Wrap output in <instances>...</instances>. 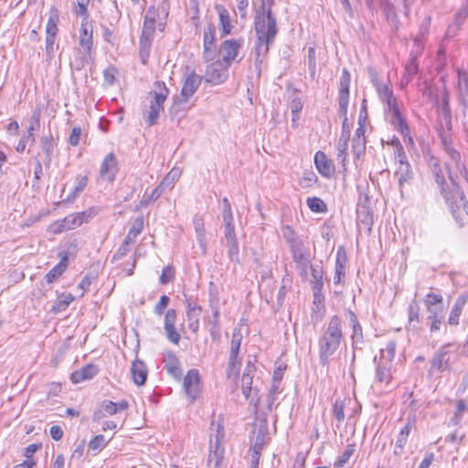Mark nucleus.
Here are the masks:
<instances>
[{
	"label": "nucleus",
	"mask_w": 468,
	"mask_h": 468,
	"mask_svg": "<svg viewBox=\"0 0 468 468\" xmlns=\"http://www.w3.org/2000/svg\"><path fill=\"white\" fill-rule=\"evenodd\" d=\"M429 165L435 178L437 185L440 187L441 194L443 196L445 202L449 206L452 217L456 222L462 226L463 218L460 216V208L463 207L465 213L468 215V201L464 196L463 191L460 188L456 182V176H453L451 169L448 167V176L451 180V187H445V178L442 169L439 164V161L435 157H431L429 161Z\"/></svg>",
	"instance_id": "obj_1"
},
{
	"label": "nucleus",
	"mask_w": 468,
	"mask_h": 468,
	"mask_svg": "<svg viewBox=\"0 0 468 468\" xmlns=\"http://www.w3.org/2000/svg\"><path fill=\"white\" fill-rule=\"evenodd\" d=\"M254 28L256 41L254 45L255 67L261 69V65L269 53L270 47L273 44L278 34L276 18L268 11L267 14L255 16Z\"/></svg>",
	"instance_id": "obj_2"
},
{
	"label": "nucleus",
	"mask_w": 468,
	"mask_h": 468,
	"mask_svg": "<svg viewBox=\"0 0 468 468\" xmlns=\"http://www.w3.org/2000/svg\"><path fill=\"white\" fill-rule=\"evenodd\" d=\"M343 338L342 320L338 315H333L319 339V358L323 366L329 362V358L339 348Z\"/></svg>",
	"instance_id": "obj_3"
},
{
	"label": "nucleus",
	"mask_w": 468,
	"mask_h": 468,
	"mask_svg": "<svg viewBox=\"0 0 468 468\" xmlns=\"http://www.w3.org/2000/svg\"><path fill=\"white\" fill-rule=\"evenodd\" d=\"M201 82L202 77L197 75L195 71H191L185 75L180 95L174 98L169 110L172 116H177L181 112H185L186 111V103L189 98L195 94Z\"/></svg>",
	"instance_id": "obj_4"
},
{
	"label": "nucleus",
	"mask_w": 468,
	"mask_h": 468,
	"mask_svg": "<svg viewBox=\"0 0 468 468\" xmlns=\"http://www.w3.org/2000/svg\"><path fill=\"white\" fill-rule=\"evenodd\" d=\"M281 231L283 239L290 247L293 261L299 267L306 268L309 264V258L303 241L292 228L288 225L282 226Z\"/></svg>",
	"instance_id": "obj_5"
},
{
	"label": "nucleus",
	"mask_w": 468,
	"mask_h": 468,
	"mask_svg": "<svg viewBox=\"0 0 468 468\" xmlns=\"http://www.w3.org/2000/svg\"><path fill=\"white\" fill-rule=\"evenodd\" d=\"M151 94H153V99L150 101L149 111L144 115V119L149 126H153L157 122L160 112L164 109L163 104L169 94V90L164 81H155L154 90Z\"/></svg>",
	"instance_id": "obj_6"
},
{
	"label": "nucleus",
	"mask_w": 468,
	"mask_h": 468,
	"mask_svg": "<svg viewBox=\"0 0 468 468\" xmlns=\"http://www.w3.org/2000/svg\"><path fill=\"white\" fill-rule=\"evenodd\" d=\"M92 47V30H90L87 25L82 22L80 29L79 46L77 48L79 54V58L77 59L78 69H81L88 63L90 58Z\"/></svg>",
	"instance_id": "obj_7"
},
{
	"label": "nucleus",
	"mask_w": 468,
	"mask_h": 468,
	"mask_svg": "<svg viewBox=\"0 0 468 468\" xmlns=\"http://www.w3.org/2000/svg\"><path fill=\"white\" fill-rule=\"evenodd\" d=\"M242 340V335L239 330L235 329L232 333L230 342L229 356L228 368L226 371L227 377L230 378L232 376L236 377L240 368L241 359L239 358V352Z\"/></svg>",
	"instance_id": "obj_8"
},
{
	"label": "nucleus",
	"mask_w": 468,
	"mask_h": 468,
	"mask_svg": "<svg viewBox=\"0 0 468 468\" xmlns=\"http://www.w3.org/2000/svg\"><path fill=\"white\" fill-rule=\"evenodd\" d=\"M220 426H218V433L215 437V441H210L209 453L207 460L208 468H222V460L224 455V449L221 447V440L224 437L223 433L219 431Z\"/></svg>",
	"instance_id": "obj_9"
},
{
	"label": "nucleus",
	"mask_w": 468,
	"mask_h": 468,
	"mask_svg": "<svg viewBox=\"0 0 468 468\" xmlns=\"http://www.w3.org/2000/svg\"><path fill=\"white\" fill-rule=\"evenodd\" d=\"M216 28L213 24L207 25L204 28L203 36V58L206 62H211L217 55V47L215 43Z\"/></svg>",
	"instance_id": "obj_10"
},
{
	"label": "nucleus",
	"mask_w": 468,
	"mask_h": 468,
	"mask_svg": "<svg viewBox=\"0 0 468 468\" xmlns=\"http://www.w3.org/2000/svg\"><path fill=\"white\" fill-rule=\"evenodd\" d=\"M242 45V39H227L221 43L219 53L222 54V62L226 68H229L236 59Z\"/></svg>",
	"instance_id": "obj_11"
},
{
	"label": "nucleus",
	"mask_w": 468,
	"mask_h": 468,
	"mask_svg": "<svg viewBox=\"0 0 468 468\" xmlns=\"http://www.w3.org/2000/svg\"><path fill=\"white\" fill-rule=\"evenodd\" d=\"M177 314L175 309H168L165 314L164 329L166 338L174 345H178L181 336L176 328Z\"/></svg>",
	"instance_id": "obj_12"
},
{
	"label": "nucleus",
	"mask_w": 468,
	"mask_h": 468,
	"mask_svg": "<svg viewBox=\"0 0 468 468\" xmlns=\"http://www.w3.org/2000/svg\"><path fill=\"white\" fill-rule=\"evenodd\" d=\"M199 374L197 369H190L184 378L185 392L192 401L199 395Z\"/></svg>",
	"instance_id": "obj_13"
},
{
	"label": "nucleus",
	"mask_w": 468,
	"mask_h": 468,
	"mask_svg": "<svg viewBox=\"0 0 468 468\" xmlns=\"http://www.w3.org/2000/svg\"><path fill=\"white\" fill-rule=\"evenodd\" d=\"M451 345L442 346L434 355L431 360V368L439 372H443L450 369L451 363V351L449 350Z\"/></svg>",
	"instance_id": "obj_14"
},
{
	"label": "nucleus",
	"mask_w": 468,
	"mask_h": 468,
	"mask_svg": "<svg viewBox=\"0 0 468 468\" xmlns=\"http://www.w3.org/2000/svg\"><path fill=\"white\" fill-rule=\"evenodd\" d=\"M118 172V162L113 153L108 154L100 168V176L102 179L107 181H113Z\"/></svg>",
	"instance_id": "obj_15"
},
{
	"label": "nucleus",
	"mask_w": 468,
	"mask_h": 468,
	"mask_svg": "<svg viewBox=\"0 0 468 468\" xmlns=\"http://www.w3.org/2000/svg\"><path fill=\"white\" fill-rule=\"evenodd\" d=\"M74 214L68 215L63 219L54 221L48 227V231L53 234H60L64 231L74 229L81 226V221L77 219Z\"/></svg>",
	"instance_id": "obj_16"
},
{
	"label": "nucleus",
	"mask_w": 468,
	"mask_h": 468,
	"mask_svg": "<svg viewBox=\"0 0 468 468\" xmlns=\"http://www.w3.org/2000/svg\"><path fill=\"white\" fill-rule=\"evenodd\" d=\"M222 61H215L207 66V81L213 82L215 84L223 83L228 78V68H223Z\"/></svg>",
	"instance_id": "obj_17"
},
{
	"label": "nucleus",
	"mask_w": 468,
	"mask_h": 468,
	"mask_svg": "<svg viewBox=\"0 0 468 468\" xmlns=\"http://www.w3.org/2000/svg\"><path fill=\"white\" fill-rule=\"evenodd\" d=\"M350 83L351 75L346 69H344L340 77V88L338 93V103L341 105L343 112H345L346 107H348L349 104Z\"/></svg>",
	"instance_id": "obj_18"
},
{
	"label": "nucleus",
	"mask_w": 468,
	"mask_h": 468,
	"mask_svg": "<svg viewBox=\"0 0 468 468\" xmlns=\"http://www.w3.org/2000/svg\"><path fill=\"white\" fill-rule=\"evenodd\" d=\"M254 372L255 367L249 361L241 377V390L246 399L250 397L252 391H256V388L252 387Z\"/></svg>",
	"instance_id": "obj_19"
},
{
	"label": "nucleus",
	"mask_w": 468,
	"mask_h": 468,
	"mask_svg": "<svg viewBox=\"0 0 468 468\" xmlns=\"http://www.w3.org/2000/svg\"><path fill=\"white\" fill-rule=\"evenodd\" d=\"M390 115V122L393 127L401 133L402 136H408L410 134V128L407 124L406 120L402 116L399 106H394L388 110Z\"/></svg>",
	"instance_id": "obj_20"
},
{
	"label": "nucleus",
	"mask_w": 468,
	"mask_h": 468,
	"mask_svg": "<svg viewBox=\"0 0 468 468\" xmlns=\"http://www.w3.org/2000/svg\"><path fill=\"white\" fill-rule=\"evenodd\" d=\"M346 317L353 329L351 335L353 345L362 344L364 342L363 330L356 314L351 310H346Z\"/></svg>",
	"instance_id": "obj_21"
},
{
	"label": "nucleus",
	"mask_w": 468,
	"mask_h": 468,
	"mask_svg": "<svg viewBox=\"0 0 468 468\" xmlns=\"http://www.w3.org/2000/svg\"><path fill=\"white\" fill-rule=\"evenodd\" d=\"M165 368L169 375L176 379H180L182 376V370L180 368V363L176 356L173 352H168L164 358Z\"/></svg>",
	"instance_id": "obj_22"
},
{
	"label": "nucleus",
	"mask_w": 468,
	"mask_h": 468,
	"mask_svg": "<svg viewBox=\"0 0 468 468\" xmlns=\"http://www.w3.org/2000/svg\"><path fill=\"white\" fill-rule=\"evenodd\" d=\"M98 374V368L92 364H88L80 369L74 371L70 379L73 383H80L88 379H91Z\"/></svg>",
	"instance_id": "obj_23"
},
{
	"label": "nucleus",
	"mask_w": 468,
	"mask_h": 468,
	"mask_svg": "<svg viewBox=\"0 0 468 468\" xmlns=\"http://www.w3.org/2000/svg\"><path fill=\"white\" fill-rule=\"evenodd\" d=\"M314 164L318 170V172L325 176L330 177L332 174L334 173V167L328 160L327 156L324 154V153L318 151L314 155Z\"/></svg>",
	"instance_id": "obj_24"
},
{
	"label": "nucleus",
	"mask_w": 468,
	"mask_h": 468,
	"mask_svg": "<svg viewBox=\"0 0 468 468\" xmlns=\"http://www.w3.org/2000/svg\"><path fill=\"white\" fill-rule=\"evenodd\" d=\"M442 111H443V115H444V118H445V121H446V126H447V132L446 131H442L440 133V138L441 140V143H442V145H443V149L444 151L447 150V146H452V137H451V134L449 133V132L451 131L452 129V116H451V112H450V109L448 107V102L446 100L443 101V108H442Z\"/></svg>",
	"instance_id": "obj_25"
},
{
	"label": "nucleus",
	"mask_w": 468,
	"mask_h": 468,
	"mask_svg": "<svg viewBox=\"0 0 468 468\" xmlns=\"http://www.w3.org/2000/svg\"><path fill=\"white\" fill-rule=\"evenodd\" d=\"M458 80L457 87L460 94V103L466 108V96L468 94V74L463 69L457 70ZM463 114H466V110L463 109Z\"/></svg>",
	"instance_id": "obj_26"
},
{
	"label": "nucleus",
	"mask_w": 468,
	"mask_h": 468,
	"mask_svg": "<svg viewBox=\"0 0 468 468\" xmlns=\"http://www.w3.org/2000/svg\"><path fill=\"white\" fill-rule=\"evenodd\" d=\"M215 9L219 17V26L221 29V36L225 37L229 35L232 30V25L230 21L229 13L227 8H225L222 5H216Z\"/></svg>",
	"instance_id": "obj_27"
},
{
	"label": "nucleus",
	"mask_w": 468,
	"mask_h": 468,
	"mask_svg": "<svg viewBox=\"0 0 468 468\" xmlns=\"http://www.w3.org/2000/svg\"><path fill=\"white\" fill-rule=\"evenodd\" d=\"M40 146L45 154V157L43 159L44 165L46 167H49L55 149V144L52 135H43L40 138Z\"/></svg>",
	"instance_id": "obj_28"
},
{
	"label": "nucleus",
	"mask_w": 468,
	"mask_h": 468,
	"mask_svg": "<svg viewBox=\"0 0 468 468\" xmlns=\"http://www.w3.org/2000/svg\"><path fill=\"white\" fill-rule=\"evenodd\" d=\"M131 373L133 382L137 386H142L147 378V368L145 364L141 360H135L131 367Z\"/></svg>",
	"instance_id": "obj_29"
},
{
	"label": "nucleus",
	"mask_w": 468,
	"mask_h": 468,
	"mask_svg": "<svg viewBox=\"0 0 468 468\" xmlns=\"http://www.w3.org/2000/svg\"><path fill=\"white\" fill-rule=\"evenodd\" d=\"M376 364V379L378 383L388 384L391 380V365L378 361L374 358Z\"/></svg>",
	"instance_id": "obj_30"
},
{
	"label": "nucleus",
	"mask_w": 468,
	"mask_h": 468,
	"mask_svg": "<svg viewBox=\"0 0 468 468\" xmlns=\"http://www.w3.org/2000/svg\"><path fill=\"white\" fill-rule=\"evenodd\" d=\"M466 302H467V297L464 295H461L456 299V301L451 310L449 318H448L449 324L457 325L459 324V317L463 312V309Z\"/></svg>",
	"instance_id": "obj_31"
},
{
	"label": "nucleus",
	"mask_w": 468,
	"mask_h": 468,
	"mask_svg": "<svg viewBox=\"0 0 468 468\" xmlns=\"http://www.w3.org/2000/svg\"><path fill=\"white\" fill-rule=\"evenodd\" d=\"M380 101L387 105L388 110L397 106V100L393 95V91L388 88L387 84H382L376 89Z\"/></svg>",
	"instance_id": "obj_32"
},
{
	"label": "nucleus",
	"mask_w": 468,
	"mask_h": 468,
	"mask_svg": "<svg viewBox=\"0 0 468 468\" xmlns=\"http://www.w3.org/2000/svg\"><path fill=\"white\" fill-rule=\"evenodd\" d=\"M58 12L56 7H51L48 14V20L46 26V37H56L58 32Z\"/></svg>",
	"instance_id": "obj_33"
},
{
	"label": "nucleus",
	"mask_w": 468,
	"mask_h": 468,
	"mask_svg": "<svg viewBox=\"0 0 468 468\" xmlns=\"http://www.w3.org/2000/svg\"><path fill=\"white\" fill-rule=\"evenodd\" d=\"M395 176L398 177V183L401 188L405 183L409 182L413 177V172L410 163L399 164L397 171L395 172Z\"/></svg>",
	"instance_id": "obj_34"
},
{
	"label": "nucleus",
	"mask_w": 468,
	"mask_h": 468,
	"mask_svg": "<svg viewBox=\"0 0 468 468\" xmlns=\"http://www.w3.org/2000/svg\"><path fill=\"white\" fill-rule=\"evenodd\" d=\"M144 229V217L138 216L136 217L133 222L132 226L129 229L127 236L125 237V243H133L137 238V236Z\"/></svg>",
	"instance_id": "obj_35"
},
{
	"label": "nucleus",
	"mask_w": 468,
	"mask_h": 468,
	"mask_svg": "<svg viewBox=\"0 0 468 468\" xmlns=\"http://www.w3.org/2000/svg\"><path fill=\"white\" fill-rule=\"evenodd\" d=\"M410 431H411V426L410 424H406L399 431L398 437H397V440H396V444H395V449H394V454L399 456L401 454L402 451H403V448L404 446L406 445L407 443V441H408V437L410 433Z\"/></svg>",
	"instance_id": "obj_36"
},
{
	"label": "nucleus",
	"mask_w": 468,
	"mask_h": 468,
	"mask_svg": "<svg viewBox=\"0 0 468 468\" xmlns=\"http://www.w3.org/2000/svg\"><path fill=\"white\" fill-rule=\"evenodd\" d=\"M364 123L361 122V116L358 120L359 126L356 128L355 132V135L352 140L353 148L354 151H359L364 150L366 145V139H365V128Z\"/></svg>",
	"instance_id": "obj_37"
},
{
	"label": "nucleus",
	"mask_w": 468,
	"mask_h": 468,
	"mask_svg": "<svg viewBox=\"0 0 468 468\" xmlns=\"http://www.w3.org/2000/svg\"><path fill=\"white\" fill-rule=\"evenodd\" d=\"M67 261L68 258L64 256L61 261L46 274L45 279L48 283H52L66 271Z\"/></svg>",
	"instance_id": "obj_38"
},
{
	"label": "nucleus",
	"mask_w": 468,
	"mask_h": 468,
	"mask_svg": "<svg viewBox=\"0 0 468 468\" xmlns=\"http://www.w3.org/2000/svg\"><path fill=\"white\" fill-rule=\"evenodd\" d=\"M348 141V135L344 134L340 136L337 144V160L341 163L344 168L347 161Z\"/></svg>",
	"instance_id": "obj_39"
},
{
	"label": "nucleus",
	"mask_w": 468,
	"mask_h": 468,
	"mask_svg": "<svg viewBox=\"0 0 468 468\" xmlns=\"http://www.w3.org/2000/svg\"><path fill=\"white\" fill-rule=\"evenodd\" d=\"M396 347L397 344L395 341H388L386 347L380 350V356L378 361L391 365L395 357Z\"/></svg>",
	"instance_id": "obj_40"
},
{
	"label": "nucleus",
	"mask_w": 468,
	"mask_h": 468,
	"mask_svg": "<svg viewBox=\"0 0 468 468\" xmlns=\"http://www.w3.org/2000/svg\"><path fill=\"white\" fill-rule=\"evenodd\" d=\"M88 184V176H76V185L73 187L72 192L66 198L67 202H72L75 198L85 189Z\"/></svg>",
	"instance_id": "obj_41"
},
{
	"label": "nucleus",
	"mask_w": 468,
	"mask_h": 468,
	"mask_svg": "<svg viewBox=\"0 0 468 468\" xmlns=\"http://www.w3.org/2000/svg\"><path fill=\"white\" fill-rule=\"evenodd\" d=\"M152 41L153 40L144 39V38H141L140 37V41H139V46H140L139 56H140L141 62L144 65H145L147 63V61H148V58H149L150 50H151V46H152Z\"/></svg>",
	"instance_id": "obj_42"
},
{
	"label": "nucleus",
	"mask_w": 468,
	"mask_h": 468,
	"mask_svg": "<svg viewBox=\"0 0 468 468\" xmlns=\"http://www.w3.org/2000/svg\"><path fill=\"white\" fill-rule=\"evenodd\" d=\"M181 173L182 172L180 168H172L170 172L161 181V186H164L165 188L171 187L173 184L179 179Z\"/></svg>",
	"instance_id": "obj_43"
},
{
	"label": "nucleus",
	"mask_w": 468,
	"mask_h": 468,
	"mask_svg": "<svg viewBox=\"0 0 468 468\" xmlns=\"http://www.w3.org/2000/svg\"><path fill=\"white\" fill-rule=\"evenodd\" d=\"M306 204L309 209L313 212L324 213L326 211V205L320 197H308L306 200Z\"/></svg>",
	"instance_id": "obj_44"
},
{
	"label": "nucleus",
	"mask_w": 468,
	"mask_h": 468,
	"mask_svg": "<svg viewBox=\"0 0 468 468\" xmlns=\"http://www.w3.org/2000/svg\"><path fill=\"white\" fill-rule=\"evenodd\" d=\"M101 208L99 207H91L88 209L75 213V217H78L77 219L81 221V225L83 223H88L91 218H93L95 216H97L100 212Z\"/></svg>",
	"instance_id": "obj_45"
},
{
	"label": "nucleus",
	"mask_w": 468,
	"mask_h": 468,
	"mask_svg": "<svg viewBox=\"0 0 468 468\" xmlns=\"http://www.w3.org/2000/svg\"><path fill=\"white\" fill-rule=\"evenodd\" d=\"M266 441V433H265V428L260 427L255 439L253 445L251 447L252 452H261L263 446Z\"/></svg>",
	"instance_id": "obj_46"
},
{
	"label": "nucleus",
	"mask_w": 468,
	"mask_h": 468,
	"mask_svg": "<svg viewBox=\"0 0 468 468\" xmlns=\"http://www.w3.org/2000/svg\"><path fill=\"white\" fill-rule=\"evenodd\" d=\"M40 125V112L38 111H35L32 113L30 125L27 129V138H32V142L35 141L33 132L37 130Z\"/></svg>",
	"instance_id": "obj_47"
},
{
	"label": "nucleus",
	"mask_w": 468,
	"mask_h": 468,
	"mask_svg": "<svg viewBox=\"0 0 468 468\" xmlns=\"http://www.w3.org/2000/svg\"><path fill=\"white\" fill-rule=\"evenodd\" d=\"M202 312H186V318L188 323V328L193 332L197 333L199 328V316Z\"/></svg>",
	"instance_id": "obj_48"
},
{
	"label": "nucleus",
	"mask_w": 468,
	"mask_h": 468,
	"mask_svg": "<svg viewBox=\"0 0 468 468\" xmlns=\"http://www.w3.org/2000/svg\"><path fill=\"white\" fill-rule=\"evenodd\" d=\"M333 416L340 424L345 420V403L343 400L336 399L333 405Z\"/></svg>",
	"instance_id": "obj_49"
},
{
	"label": "nucleus",
	"mask_w": 468,
	"mask_h": 468,
	"mask_svg": "<svg viewBox=\"0 0 468 468\" xmlns=\"http://www.w3.org/2000/svg\"><path fill=\"white\" fill-rule=\"evenodd\" d=\"M312 277L314 282V290L321 291L323 288V271L319 266H312Z\"/></svg>",
	"instance_id": "obj_50"
},
{
	"label": "nucleus",
	"mask_w": 468,
	"mask_h": 468,
	"mask_svg": "<svg viewBox=\"0 0 468 468\" xmlns=\"http://www.w3.org/2000/svg\"><path fill=\"white\" fill-rule=\"evenodd\" d=\"M355 452V445H347L341 456L338 458V460L335 463L336 468L343 467L350 459V457L353 455Z\"/></svg>",
	"instance_id": "obj_51"
},
{
	"label": "nucleus",
	"mask_w": 468,
	"mask_h": 468,
	"mask_svg": "<svg viewBox=\"0 0 468 468\" xmlns=\"http://www.w3.org/2000/svg\"><path fill=\"white\" fill-rule=\"evenodd\" d=\"M155 31V23L150 21H144L141 38L153 40Z\"/></svg>",
	"instance_id": "obj_52"
},
{
	"label": "nucleus",
	"mask_w": 468,
	"mask_h": 468,
	"mask_svg": "<svg viewBox=\"0 0 468 468\" xmlns=\"http://www.w3.org/2000/svg\"><path fill=\"white\" fill-rule=\"evenodd\" d=\"M280 385L278 384H272L271 389L269 390L268 396H267V407L270 410H272L275 401L277 399V395L281 392L280 390Z\"/></svg>",
	"instance_id": "obj_53"
},
{
	"label": "nucleus",
	"mask_w": 468,
	"mask_h": 468,
	"mask_svg": "<svg viewBox=\"0 0 468 468\" xmlns=\"http://www.w3.org/2000/svg\"><path fill=\"white\" fill-rule=\"evenodd\" d=\"M378 3L388 19L396 17L393 4L389 0H378Z\"/></svg>",
	"instance_id": "obj_54"
},
{
	"label": "nucleus",
	"mask_w": 468,
	"mask_h": 468,
	"mask_svg": "<svg viewBox=\"0 0 468 468\" xmlns=\"http://www.w3.org/2000/svg\"><path fill=\"white\" fill-rule=\"evenodd\" d=\"M229 248L228 254L231 261L239 262V246L237 240H231L226 242Z\"/></svg>",
	"instance_id": "obj_55"
},
{
	"label": "nucleus",
	"mask_w": 468,
	"mask_h": 468,
	"mask_svg": "<svg viewBox=\"0 0 468 468\" xmlns=\"http://www.w3.org/2000/svg\"><path fill=\"white\" fill-rule=\"evenodd\" d=\"M107 441L105 440L104 436L100 434L96 435L89 443L90 449L93 451H101L102 450L106 444Z\"/></svg>",
	"instance_id": "obj_56"
},
{
	"label": "nucleus",
	"mask_w": 468,
	"mask_h": 468,
	"mask_svg": "<svg viewBox=\"0 0 468 468\" xmlns=\"http://www.w3.org/2000/svg\"><path fill=\"white\" fill-rule=\"evenodd\" d=\"M175 277L174 268L170 265L165 266L159 278V282L161 284H166L170 282Z\"/></svg>",
	"instance_id": "obj_57"
},
{
	"label": "nucleus",
	"mask_w": 468,
	"mask_h": 468,
	"mask_svg": "<svg viewBox=\"0 0 468 468\" xmlns=\"http://www.w3.org/2000/svg\"><path fill=\"white\" fill-rule=\"evenodd\" d=\"M441 302L442 296L441 294L428 293L425 299V305L430 313H433L434 311L431 307Z\"/></svg>",
	"instance_id": "obj_58"
},
{
	"label": "nucleus",
	"mask_w": 468,
	"mask_h": 468,
	"mask_svg": "<svg viewBox=\"0 0 468 468\" xmlns=\"http://www.w3.org/2000/svg\"><path fill=\"white\" fill-rule=\"evenodd\" d=\"M170 299L167 295H162L159 299V302L154 305V312L157 315H162L165 314V310L168 306Z\"/></svg>",
	"instance_id": "obj_59"
},
{
	"label": "nucleus",
	"mask_w": 468,
	"mask_h": 468,
	"mask_svg": "<svg viewBox=\"0 0 468 468\" xmlns=\"http://www.w3.org/2000/svg\"><path fill=\"white\" fill-rule=\"evenodd\" d=\"M418 69L419 65L417 63L416 58H411L405 66L404 74L413 79L414 76L418 73Z\"/></svg>",
	"instance_id": "obj_60"
},
{
	"label": "nucleus",
	"mask_w": 468,
	"mask_h": 468,
	"mask_svg": "<svg viewBox=\"0 0 468 468\" xmlns=\"http://www.w3.org/2000/svg\"><path fill=\"white\" fill-rule=\"evenodd\" d=\"M409 323L419 322L420 308L416 303H410L408 307Z\"/></svg>",
	"instance_id": "obj_61"
},
{
	"label": "nucleus",
	"mask_w": 468,
	"mask_h": 468,
	"mask_svg": "<svg viewBox=\"0 0 468 468\" xmlns=\"http://www.w3.org/2000/svg\"><path fill=\"white\" fill-rule=\"evenodd\" d=\"M346 255L343 247L338 248L335 260V268L346 269Z\"/></svg>",
	"instance_id": "obj_62"
},
{
	"label": "nucleus",
	"mask_w": 468,
	"mask_h": 468,
	"mask_svg": "<svg viewBox=\"0 0 468 468\" xmlns=\"http://www.w3.org/2000/svg\"><path fill=\"white\" fill-rule=\"evenodd\" d=\"M445 153L449 158L455 164L456 167L462 165L461 154L453 148V146H447Z\"/></svg>",
	"instance_id": "obj_63"
},
{
	"label": "nucleus",
	"mask_w": 468,
	"mask_h": 468,
	"mask_svg": "<svg viewBox=\"0 0 468 468\" xmlns=\"http://www.w3.org/2000/svg\"><path fill=\"white\" fill-rule=\"evenodd\" d=\"M116 69L113 67L107 68L103 72L104 82L112 85L115 81Z\"/></svg>",
	"instance_id": "obj_64"
}]
</instances>
